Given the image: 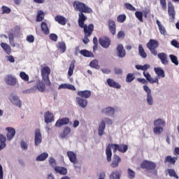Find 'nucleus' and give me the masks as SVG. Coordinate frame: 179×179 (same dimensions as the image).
Instances as JSON below:
<instances>
[{
    "label": "nucleus",
    "mask_w": 179,
    "mask_h": 179,
    "mask_svg": "<svg viewBox=\"0 0 179 179\" xmlns=\"http://www.w3.org/2000/svg\"><path fill=\"white\" fill-rule=\"evenodd\" d=\"M73 6L76 12H84V13H92V12H93V10H92L90 7L79 1H75L73 3Z\"/></svg>",
    "instance_id": "2"
},
{
    "label": "nucleus",
    "mask_w": 179,
    "mask_h": 179,
    "mask_svg": "<svg viewBox=\"0 0 179 179\" xmlns=\"http://www.w3.org/2000/svg\"><path fill=\"white\" fill-rule=\"evenodd\" d=\"M134 80H135V75L132 73H128L126 77L127 83H131V82H134Z\"/></svg>",
    "instance_id": "47"
},
{
    "label": "nucleus",
    "mask_w": 179,
    "mask_h": 179,
    "mask_svg": "<svg viewBox=\"0 0 179 179\" xmlns=\"http://www.w3.org/2000/svg\"><path fill=\"white\" fill-rule=\"evenodd\" d=\"M146 101L148 106H153L155 104V101L153 100V96L152 95V94L150 95H147Z\"/></svg>",
    "instance_id": "51"
},
{
    "label": "nucleus",
    "mask_w": 179,
    "mask_h": 179,
    "mask_svg": "<svg viewBox=\"0 0 179 179\" xmlns=\"http://www.w3.org/2000/svg\"><path fill=\"white\" fill-rule=\"evenodd\" d=\"M107 83L110 87H113L114 89H121V85L114 81V80L111 78H108L107 80Z\"/></svg>",
    "instance_id": "24"
},
{
    "label": "nucleus",
    "mask_w": 179,
    "mask_h": 179,
    "mask_svg": "<svg viewBox=\"0 0 179 179\" xmlns=\"http://www.w3.org/2000/svg\"><path fill=\"white\" fill-rule=\"evenodd\" d=\"M8 99L13 104H14V106H16L20 108V107H22V101L19 99V96H17V94L15 93H11L8 97Z\"/></svg>",
    "instance_id": "7"
},
{
    "label": "nucleus",
    "mask_w": 179,
    "mask_h": 179,
    "mask_svg": "<svg viewBox=\"0 0 179 179\" xmlns=\"http://www.w3.org/2000/svg\"><path fill=\"white\" fill-rule=\"evenodd\" d=\"M44 12L41 10H38L37 12V16H36V22H43V20L44 19Z\"/></svg>",
    "instance_id": "43"
},
{
    "label": "nucleus",
    "mask_w": 179,
    "mask_h": 179,
    "mask_svg": "<svg viewBox=\"0 0 179 179\" xmlns=\"http://www.w3.org/2000/svg\"><path fill=\"white\" fill-rule=\"evenodd\" d=\"M168 173L171 177H173L174 178L178 179V175L176 173V171L173 169H168Z\"/></svg>",
    "instance_id": "52"
},
{
    "label": "nucleus",
    "mask_w": 179,
    "mask_h": 179,
    "mask_svg": "<svg viewBox=\"0 0 179 179\" xmlns=\"http://www.w3.org/2000/svg\"><path fill=\"white\" fill-rule=\"evenodd\" d=\"M20 77L21 79H22V80H24V82H29V75H27L25 72L21 71V72L20 73Z\"/></svg>",
    "instance_id": "53"
},
{
    "label": "nucleus",
    "mask_w": 179,
    "mask_h": 179,
    "mask_svg": "<svg viewBox=\"0 0 179 179\" xmlns=\"http://www.w3.org/2000/svg\"><path fill=\"white\" fill-rule=\"evenodd\" d=\"M90 66H91V68H94V69H100V66L99 65V61H97L96 59L91 61V62L90 63Z\"/></svg>",
    "instance_id": "49"
},
{
    "label": "nucleus",
    "mask_w": 179,
    "mask_h": 179,
    "mask_svg": "<svg viewBox=\"0 0 179 179\" xmlns=\"http://www.w3.org/2000/svg\"><path fill=\"white\" fill-rule=\"evenodd\" d=\"M120 163H121V157L115 154L113 157V162L110 164L111 168L117 169V167H118V166L120 165Z\"/></svg>",
    "instance_id": "10"
},
{
    "label": "nucleus",
    "mask_w": 179,
    "mask_h": 179,
    "mask_svg": "<svg viewBox=\"0 0 179 179\" xmlns=\"http://www.w3.org/2000/svg\"><path fill=\"white\" fill-rule=\"evenodd\" d=\"M0 45L1 48H3V51L6 52V54H7L8 55H10L11 49L10 46L8 45V43H1Z\"/></svg>",
    "instance_id": "36"
},
{
    "label": "nucleus",
    "mask_w": 179,
    "mask_h": 179,
    "mask_svg": "<svg viewBox=\"0 0 179 179\" xmlns=\"http://www.w3.org/2000/svg\"><path fill=\"white\" fill-rule=\"evenodd\" d=\"M78 96L84 99H89L92 96V92L90 90L79 91Z\"/></svg>",
    "instance_id": "27"
},
{
    "label": "nucleus",
    "mask_w": 179,
    "mask_h": 179,
    "mask_svg": "<svg viewBox=\"0 0 179 179\" xmlns=\"http://www.w3.org/2000/svg\"><path fill=\"white\" fill-rule=\"evenodd\" d=\"M106 129V124H104V122H101L99 124L98 128V135L99 136H103L104 135V131Z\"/></svg>",
    "instance_id": "34"
},
{
    "label": "nucleus",
    "mask_w": 179,
    "mask_h": 179,
    "mask_svg": "<svg viewBox=\"0 0 179 179\" xmlns=\"http://www.w3.org/2000/svg\"><path fill=\"white\" fill-rule=\"evenodd\" d=\"M48 158V153L47 152H43L42 154L39 155L36 160V162H44V160L47 159Z\"/></svg>",
    "instance_id": "41"
},
{
    "label": "nucleus",
    "mask_w": 179,
    "mask_h": 179,
    "mask_svg": "<svg viewBox=\"0 0 179 179\" xmlns=\"http://www.w3.org/2000/svg\"><path fill=\"white\" fill-rule=\"evenodd\" d=\"M85 12H80L78 13V26L81 29H89L87 24H85V22L87 20V17L85 15Z\"/></svg>",
    "instance_id": "6"
},
{
    "label": "nucleus",
    "mask_w": 179,
    "mask_h": 179,
    "mask_svg": "<svg viewBox=\"0 0 179 179\" xmlns=\"http://www.w3.org/2000/svg\"><path fill=\"white\" fill-rule=\"evenodd\" d=\"M80 54H81V55H83V57H93V53H92L89 50H80Z\"/></svg>",
    "instance_id": "50"
},
{
    "label": "nucleus",
    "mask_w": 179,
    "mask_h": 179,
    "mask_svg": "<svg viewBox=\"0 0 179 179\" xmlns=\"http://www.w3.org/2000/svg\"><path fill=\"white\" fill-rule=\"evenodd\" d=\"M55 22H57L59 24H62V26H65L66 24V22H68V20L62 15H57L55 17Z\"/></svg>",
    "instance_id": "23"
},
{
    "label": "nucleus",
    "mask_w": 179,
    "mask_h": 179,
    "mask_svg": "<svg viewBox=\"0 0 179 179\" xmlns=\"http://www.w3.org/2000/svg\"><path fill=\"white\" fill-rule=\"evenodd\" d=\"M74 69H75V60H73L71 62L70 66L69 68V71H68L69 76H72V75H73Z\"/></svg>",
    "instance_id": "45"
},
{
    "label": "nucleus",
    "mask_w": 179,
    "mask_h": 179,
    "mask_svg": "<svg viewBox=\"0 0 179 179\" xmlns=\"http://www.w3.org/2000/svg\"><path fill=\"white\" fill-rule=\"evenodd\" d=\"M61 89H68L69 90H76V88L73 85L66 84V83H63L59 85L58 90H61Z\"/></svg>",
    "instance_id": "25"
},
{
    "label": "nucleus",
    "mask_w": 179,
    "mask_h": 179,
    "mask_svg": "<svg viewBox=\"0 0 179 179\" xmlns=\"http://www.w3.org/2000/svg\"><path fill=\"white\" fill-rule=\"evenodd\" d=\"M44 118L45 122L46 124H50V122H52V121H54V115L50 111H47L45 113Z\"/></svg>",
    "instance_id": "19"
},
{
    "label": "nucleus",
    "mask_w": 179,
    "mask_h": 179,
    "mask_svg": "<svg viewBox=\"0 0 179 179\" xmlns=\"http://www.w3.org/2000/svg\"><path fill=\"white\" fill-rule=\"evenodd\" d=\"M76 101L78 106L81 107V108H86V107H87V99L80 98V97H77Z\"/></svg>",
    "instance_id": "20"
},
{
    "label": "nucleus",
    "mask_w": 179,
    "mask_h": 179,
    "mask_svg": "<svg viewBox=\"0 0 179 179\" xmlns=\"http://www.w3.org/2000/svg\"><path fill=\"white\" fill-rule=\"evenodd\" d=\"M99 41L100 45H101V47H103V48H108L111 43L110 39L107 37L101 38H99Z\"/></svg>",
    "instance_id": "11"
},
{
    "label": "nucleus",
    "mask_w": 179,
    "mask_h": 179,
    "mask_svg": "<svg viewBox=\"0 0 179 179\" xmlns=\"http://www.w3.org/2000/svg\"><path fill=\"white\" fill-rule=\"evenodd\" d=\"M69 124V119L68 117H64L58 120L55 123V127L61 128L62 125H68Z\"/></svg>",
    "instance_id": "15"
},
{
    "label": "nucleus",
    "mask_w": 179,
    "mask_h": 179,
    "mask_svg": "<svg viewBox=\"0 0 179 179\" xmlns=\"http://www.w3.org/2000/svg\"><path fill=\"white\" fill-rule=\"evenodd\" d=\"M141 169H145L147 171H152L156 169V163L150 161H143L141 164Z\"/></svg>",
    "instance_id": "5"
},
{
    "label": "nucleus",
    "mask_w": 179,
    "mask_h": 179,
    "mask_svg": "<svg viewBox=\"0 0 179 179\" xmlns=\"http://www.w3.org/2000/svg\"><path fill=\"white\" fill-rule=\"evenodd\" d=\"M108 27L110 33L114 36V34H115V22L112 20H109Z\"/></svg>",
    "instance_id": "32"
},
{
    "label": "nucleus",
    "mask_w": 179,
    "mask_h": 179,
    "mask_svg": "<svg viewBox=\"0 0 179 179\" xmlns=\"http://www.w3.org/2000/svg\"><path fill=\"white\" fill-rule=\"evenodd\" d=\"M1 9H2L3 15L4 14L8 15V13H10V12H12V10L6 6H3L1 7Z\"/></svg>",
    "instance_id": "54"
},
{
    "label": "nucleus",
    "mask_w": 179,
    "mask_h": 179,
    "mask_svg": "<svg viewBox=\"0 0 179 179\" xmlns=\"http://www.w3.org/2000/svg\"><path fill=\"white\" fill-rule=\"evenodd\" d=\"M117 57H119V58H124L125 55H127V53L125 52V49H124V45H122V44H119L117 45Z\"/></svg>",
    "instance_id": "14"
},
{
    "label": "nucleus",
    "mask_w": 179,
    "mask_h": 179,
    "mask_svg": "<svg viewBox=\"0 0 179 179\" xmlns=\"http://www.w3.org/2000/svg\"><path fill=\"white\" fill-rule=\"evenodd\" d=\"M117 19V22H119V23H124V22H125V20H127V16L124 14L120 15Z\"/></svg>",
    "instance_id": "58"
},
{
    "label": "nucleus",
    "mask_w": 179,
    "mask_h": 179,
    "mask_svg": "<svg viewBox=\"0 0 179 179\" xmlns=\"http://www.w3.org/2000/svg\"><path fill=\"white\" fill-rule=\"evenodd\" d=\"M143 73V76L145 77L146 80H148L149 83H157V85H159V78L157 77L153 79L150 76V74L149 73V72L144 71Z\"/></svg>",
    "instance_id": "12"
},
{
    "label": "nucleus",
    "mask_w": 179,
    "mask_h": 179,
    "mask_svg": "<svg viewBox=\"0 0 179 179\" xmlns=\"http://www.w3.org/2000/svg\"><path fill=\"white\" fill-rule=\"evenodd\" d=\"M5 82L10 86H15V85H16V78L13 77L12 75H8L6 77Z\"/></svg>",
    "instance_id": "16"
},
{
    "label": "nucleus",
    "mask_w": 179,
    "mask_h": 179,
    "mask_svg": "<svg viewBox=\"0 0 179 179\" xmlns=\"http://www.w3.org/2000/svg\"><path fill=\"white\" fill-rule=\"evenodd\" d=\"M163 131L164 129L162 127L155 126L153 129V132L155 135H162V134H163Z\"/></svg>",
    "instance_id": "46"
},
{
    "label": "nucleus",
    "mask_w": 179,
    "mask_h": 179,
    "mask_svg": "<svg viewBox=\"0 0 179 179\" xmlns=\"http://www.w3.org/2000/svg\"><path fill=\"white\" fill-rule=\"evenodd\" d=\"M138 53L142 58H146V57H148V55L146 54V52H145L142 45H138Z\"/></svg>",
    "instance_id": "44"
},
{
    "label": "nucleus",
    "mask_w": 179,
    "mask_h": 179,
    "mask_svg": "<svg viewBox=\"0 0 179 179\" xmlns=\"http://www.w3.org/2000/svg\"><path fill=\"white\" fill-rule=\"evenodd\" d=\"M168 13L171 17L169 18V22H174V20H176V10H174V6H173V3H171V2L168 3Z\"/></svg>",
    "instance_id": "8"
},
{
    "label": "nucleus",
    "mask_w": 179,
    "mask_h": 179,
    "mask_svg": "<svg viewBox=\"0 0 179 179\" xmlns=\"http://www.w3.org/2000/svg\"><path fill=\"white\" fill-rule=\"evenodd\" d=\"M171 44L176 48H179V42H178L176 40L171 41Z\"/></svg>",
    "instance_id": "64"
},
{
    "label": "nucleus",
    "mask_w": 179,
    "mask_h": 179,
    "mask_svg": "<svg viewBox=\"0 0 179 179\" xmlns=\"http://www.w3.org/2000/svg\"><path fill=\"white\" fill-rule=\"evenodd\" d=\"M169 58L173 64H174L176 66L178 65V59H177L176 55H170Z\"/></svg>",
    "instance_id": "56"
},
{
    "label": "nucleus",
    "mask_w": 179,
    "mask_h": 179,
    "mask_svg": "<svg viewBox=\"0 0 179 179\" xmlns=\"http://www.w3.org/2000/svg\"><path fill=\"white\" fill-rule=\"evenodd\" d=\"M67 156L71 163L78 164V159H76V154L72 151L67 152Z\"/></svg>",
    "instance_id": "17"
},
{
    "label": "nucleus",
    "mask_w": 179,
    "mask_h": 179,
    "mask_svg": "<svg viewBox=\"0 0 179 179\" xmlns=\"http://www.w3.org/2000/svg\"><path fill=\"white\" fill-rule=\"evenodd\" d=\"M94 30V26L91 24L88 25V28H85L84 29V33H85V36L84 38L83 39V41L84 44H87L90 41L89 38L90 36H92V34L93 33V31Z\"/></svg>",
    "instance_id": "4"
},
{
    "label": "nucleus",
    "mask_w": 179,
    "mask_h": 179,
    "mask_svg": "<svg viewBox=\"0 0 179 179\" xmlns=\"http://www.w3.org/2000/svg\"><path fill=\"white\" fill-rule=\"evenodd\" d=\"M111 148L113 149V153H116L117 150L120 153H125L128 150V145L125 144H108L106 150L108 162H111V157L113 156Z\"/></svg>",
    "instance_id": "1"
},
{
    "label": "nucleus",
    "mask_w": 179,
    "mask_h": 179,
    "mask_svg": "<svg viewBox=\"0 0 179 179\" xmlns=\"http://www.w3.org/2000/svg\"><path fill=\"white\" fill-rule=\"evenodd\" d=\"M101 122H103L106 125L107 124L108 125H113V120L108 117L103 118Z\"/></svg>",
    "instance_id": "60"
},
{
    "label": "nucleus",
    "mask_w": 179,
    "mask_h": 179,
    "mask_svg": "<svg viewBox=\"0 0 179 179\" xmlns=\"http://www.w3.org/2000/svg\"><path fill=\"white\" fill-rule=\"evenodd\" d=\"M125 38V32L124 31H120L117 33V38L119 40H122Z\"/></svg>",
    "instance_id": "62"
},
{
    "label": "nucleus",
    "mask_w": 179,
    "mask_h": 179,
    "mask_svg": "<svg viewBox=\"0 0 179 179\" xmlns=\"http://www.w3.org/2000/svg\"><path fill=\"white\" fill-rule=\"evenodd\" d=\"M159 47V42L156 40L151 39L147 43V48H157Z\"/></svg>",
    "instance_id": "33"
},
{
    "label": "nucleus",
    "mask_w": 179,
    "mask_h": 179,
    "mask_svg": "<svg viewBox=\"0 0 179 179\" xmlns=\"http://www.w3.org/2000/svg\"><path fill=\"white\" fill-rule=\"evenodd\" d=\"M8 36L9 43L11 45V47H16V45L15 44V34H13V33L12 32H8Z\"/></svg>",
    "instance_id": "39"
},
{
    "label": "nucleus",
    "mask_w": 179,
    "mask_h": 179,
    "mask_svg": "<svg viewBox=\"0 0 179 179\" xmlns=\"http://www.w3.org/2000/svg\"><path fill=\"white\" fill-rule=\"evenodd\" d=\"M136 176V173H135L134 170L131 169H127V177L129 179H134L135 178Z\"/></svg>",
    "instance_id": "48"
},
{
    "label": "nucleus",
    "mask_w": 179,
    "mask_h": 179,
    "mask_svg": "<svg viewBox=\"0 0 179 179\" xmlns=\"http://www.w3.org/2000/svg\"><path fill=\"white\" fill-rule=\"evenodd\" d=\"M6 129L7 130V139L8 141H12L15 137V135H16V131L13 127H7Z\"/></svg>",
    "instance_id": "13"
},
{
    "label": "nucleus",
    "mask_w": 179,
    "mask_h": 179,
    "mask_svg": "<svg viewBox=\"0 0 179 179\" xmlns=\"http://www.w3.org/2000/svg\"><path fill=\"white\" fill-rule=\"evenodd\" d=\"M154 71L156 73V75H157V78H166V74L164 73V70H163L162 68L160 67H155L154 68Z\"/></svg>",
    "instance_id": "26"
},
{
    "label": "nucleus",
    "mask_w": 179,
    "mask_h": 179,
    "mask_svg": "<svg viewBox=\"0 0 179 179\" xmlns=\"http://www.w3.org/2000/svg\"><path fill=\"white\" fill-rule=\"evenodd\" d=\"M6 148V137L3 134H0V150Z\"/></svg>",
    "instance_id": "35"
},
{
    "label": "nucleus",
    "mask_w": 179,
    "mask_h": 179,
    "mask_svg": "<svg viewBox=\"0 0 179 179\" xmlns=\"http://www.w3.org/2000/svg\"><path fill=\"white\" fill-rule=\"evenodd\" d=\"M109 179H121V171L115 170L111 172Z\"/></svg>",
    "instance_id": "29"
},
{
    "label": "nucleus",
    "mask_w": 179,
    "mask_h": 179,
    "mask_svg": "<svg viewBox=\"0 0 179 179\" xmlns=\"http://www.w3.org/2000/svg\"><path fill=\"white\" fill-rule=\"evenodd\" d=\"M36 87L22 91L23 94H30V93H36Z\"/></svg>",
    "instance_id": "55"
},
{
    "label": "nucleus",
    "mask_w": 179,
    "mask_h": 179,
    "mask_svg": "<svg viewBox=\"0 0 179 179\" xmlns=\"http://www.w3.org/2000/svg\"><path fill=\"white\" fill-rule=\"evenodd\" d=\"M49 163L50 166H52L54 169L57 167V162L55 161V159H54L53 157L49 158Z\"/></svg>",
    "instance_id": "61"
},
{
    "label": "nucleus",
    "mask_w": 179,
    "mask_h": 179,
    "mask_svg": "<svg viewBox=\"0 0 179 179\" xmlns=\"http://www.w3.org/2000/svg\"><path fill=\"white\" fill-rule=\"evenodd\" d=\"M176 162H177V157H173L169 155L165 157L164 163H170V164H176Z\"/></svg>",
    "instance_id": "37"
},
{
    "label": "nucleus",
    "mask_w": 179,
    "mask_h": 179,
    "mask_svg": "<svg viewBox=\"0 0 179 179\" xmlns=\"http://www.w3.org/2000/svg\"><path fill=\"white\" fill-rule=\"evenodd\" d=\"M57 49L62 54H64L65 51H66V44H65V42L61 41L58 42L57 44Z\"/></svg>",
    "instance_id": "28"
},
{
    "label": "nucleus",
    "mask_w": 179,
    "mask_h": 179,
    "mask_svg": "<svg viewBox=\"0 0 179 179\" xmlns=\"http://www.w3.org/2000/svg\"><path fill=\"white\" fill-rule=\"evenodd\" d=\"M42 80L45 83L46 86H51V81L50 80V74L51 73V69L49 66H43L41 69Z\"/></svg>",
    "instance_id": "3"
},
{
    "label": "nucleus",
    "mask_w": 179,
    "mask_h": 179,
    "mask_svg": "<svg viewBox=\"0 0 179 179\" xmlns=\"http://www.w3.org/2000/svg\"><path fill=\"white\" fill-rule=\"evenodd\" d=\"M157 24L159 27V30L161 34L166 36V34H167V31H166V28L162 24V22H160L159 20H157Z\"/></svg>",
    "instance_id": "38"
},
{
    "label": "nucleus",
    "mask_w": 179,
    "mask_h": 179,
    "mask_svg": "<svg viewBox=\"0 0 179 179\" xmlns=\"http://www.w3.org/2000/svg\"><path fill=\"white\" fill-rule=\"evenodd\" d=\"M166 124V122L163 119H157L155 121H154V126L155 127H164Z\"/></svg>",
    "instance_id": "42"
},
{
    "label": "nucleus",
    "mask_w": 179,
    "mask_h": 179,
    "mask_svg": "<svg viewBox=\"0 0 179 179\" xmlns=\"http://www.w3.org/2000/svg\"><path fill=\"white\" fill-rule=\"evenodd\" d=\"M54 170L56 173L61 174L62 176H65L68 173V171L66 168L62 166H56L54 168Z\"/></svg>",
    "instance_id": "30"
},
{
    "label": "nucleus",
    "mask_w": 179,
    "mask_h": 179,
    "mask_svg": "<svg viewBox=\"0 0 179 179\" xmlns=\"http://www.w3.org/2000/svg\"><path fill=\"white\" fill-rule=\"evenodd\" d=\"M69 134H71V127H66L64 129L63 131L60 133V138L62 139H65V138H66V136H68Z\"/></svg>",
    "instance_id": "31"
},
{
    "label": "nucleus",
    "mask_w": 179,
    "mask_h": 179,
    "mask_svg": "<svg viewBox=\"0 0 179 179\" xmlns=\"http://www.w3.org/2000/svg\"><path fill=\"white\" fill-rule=\"evenodd\" d=\"M43 142V136L41 135V131L40 129H36L34 136L35 146H38L40 143Z\"/></svg>",
    "instance_id": "9"
},
{
    "label": "nucleus",
    "mask_w": 179,
    "mask_h": 179,
    "mask_svg": "<svg viewBox=\"0 0 179 179\" xmlns=\"http://www.w3.org/2000/svg\"><path fill=\"white\" fill-rule=\"evenodd\" d=\"M41 30L44 34H50V29H48V25L45 22H42L41 24Z\"/></svg>",
    "instance_id": "40"
},
{
    "label": "nucleus",
    "mask_w": 179,
    "mask_h": 179,
    "mask_svg": "<svg viewBox=\"0 0 179 179\" xmlns=\"http://www.w3.org/2000/svg\"><path fill=\"white\" fill-rule=\"evenodd\" d=\"M45 83L42 80V81H39L34 87L36 88V91L38 90V92L43 93L45 90Z\"/></svg>",
    "instance_id": "21"
},
{
    "label": "nucleus",
    "mask_w": 179,
    "mask_h": 179,
    "mask_svg": "<svg viewBox=\"0 0 179 179\" xmlns=\"http://www.w3.org/2000/svg\"><path fill=\"white\" fill-rule=\"evenodd\" d=\"M143 90L147 93V96L152 94V90L148 85L143 86Z\"/></svg>",
    "instance_id": "63"
},
{
    "label": "nucleus",
    "mask_w": 179,
    "mask_h": 179,
    "mask_svg": "<svg viewBox=\"0 0 179 179\" xmlns=\"http://www.w3.org/2000/svg\"><path fill=\"white\" fill-rule=\"evenodd\" d=\"M158 58L160 59L163 65L169 64V59L167 58V54L162 52L158 54Z\"/></svg>",
    "instance_id": "18"
},
{
    "label": "nucleus",
    "mask_w": 179,
    "mask_h": 179,
    "mask_svg": "<svg viewBox=\"0 0 179 179\" xmlns=\"http://www.w3.org/2000/svg\"><path fill=\"white\" fill-rule=\"evenodd\" d=\"M136 17L139 20L140 22H143V13L141 11H136L135 13Z\"/></svg>",
    "instance_id": "57"
},
{
    "label": "nucleus",
    "mask_w": 179,
    "mask_h": 179,
    "mask_svg": "<svg viewBox=\"0 0 179 179\" xmlns=\"http://www.w3.org/2000/svg\"><path fill=\"white\" fill-rule=\"evenodd\" d=\"M124 6L127 9H128V10H131L133 12H135V10H136V8H135V7H134V6H132L129 3H124Z\"/></svg>",
    "instance_id": "59"
},
{
    "label": "nucleus",
    "mask_w": 179,
    "mask_h": 179,
    "mask_svg": "<svg viewBox=\"0 0 179 179\" xmlns=\"http://www.w3.org/2000/svg\"><path fill=\"white\" fill-rule=\"evenodd\" d=\"M114 108L112 107L105 108L102 110V114H105V115H108V117H113V115H114Z\"/></svg>",
    "instance_id": "22"
}]
</instances>
